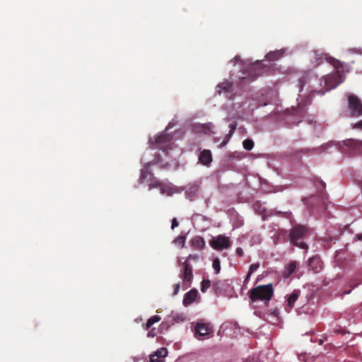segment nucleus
Wrapping results in <instances>:
<instances>
[{
	"label": "nucleus",
	"mask_w": 362,
	"mask_h": 362,
	"mask_svg": "<svg viewBox=\"0 0 362 362\" xmlns=\"http://www.w3.org/2000/svg\"><path fill=\"white\" fill-rule=\"evenodd\" d=\"M324 57L325 59H329V63L334 66L335 71L331 74L326 75L321 80V83L324 82L325 90L320 89V90L317 91V93L321 95H323L326 92L335 88L338 85L344 81V77L342 74H341V71H349L348 66L344 62H341L334 58L327 57L325 54H322V57Z\"/></svg>",
	"instance_id": "nucleus-1"
},
{
	"label": "nucleus",
	"mask_w": 362,
	"mask_h": 362,
	"mask_svg": "<svg viewBox=\"0 0 362 362\" xmlns=\"http://www.w3.org/2000/svg\"><path fill=\"white\" fill-rule=\"evenodd\" d=\"M310 230L308 227L303 225H296L291 230L289 234L290 242L292 245L304 249L306 251L308 249V245L304 242L307 238Z\"/></svg>",
	"instance_id": "nucleus-2"
},
{
	"label": "nucleus",
	"mask_w": 362,
	"mask_h": 362,
	"mask_svg": "<svg viewBox=\"0 0 362 362\" xmlns=\"http://www.w3.org/2000/svg\"><path fill=\"white\" fill-rule=\"evenodd\" d=\"M274 293L272 284L258 286L250 291V298L252 301L269 300Z\"/></svg>",
	"instance_id": "nucleus-3"
},
{
	"label": "nucleus",
	"mask_w": 362,
	"mask_h": 362,
	"mask_svg": "<svg viewBox=\"0 0 362 362\" xmlns=\"http://www.w3.org/2000/svg\"><path fill=\"white\" fill-rule=\"evenodd\" d=\"M265 73V68L262 63L257 62L250 64L243 71L245 75L241 78L243 83L250 82Z\"/></svg>",
	"instance_id": "nucleus-4"
},
{
	"label": "nucleus",
	"mask_w": 362,
	"mask_h": 362,
	"mask_svg": "<svg viewBox=\"0 0 362 362\" xmlns=\"http://www.w3.org/2000/svg\"><path fill=\"white\" fill-rule=\"evenodd\" d=\"M340 149L342 153H347L349 156L362 153V141L355 139L345 140Z\"/></svg>",
	"instance_id": "nucleus-5"
},
{
	"label": "nucleus",
	"mask_w": 362,
	"mask_h": 362,
	"mask_svg": "<svg viewBox=\"0 0 362 362\" xmlns=\"http://www.w3.org/2000/svg\"><path fill=\"white\" fill-rule=\"evenodd\" d=\"M348 105L351 116L358 117L362 115V102L356 95H349Z\"/></svg>",
	"instance_id": "nucleus-6"
},
{
	"label": "nucleus",
	"mask_w": 362,
	"mask_h": 362,
	"mask_svg": "<svg viewBox=\"0 0 362 362\" xmlns=\"http://www.w3.org/2000/svg\"><path fill=\"white\" fill-rule=\"evenodd\" d=\"M172 139V136L166 134L158 136L155 141L156 148L163 151L171 149L173 144Z\"/></svg>",
	"instance_id": "nucleus-7"
},
{
	"label": "nucleus",
	"mask_w": 362,
	"mask_h": 362,
	"mask_svg": "<svg viewBox=\"0 0 362 362\" xmlns=\"http://www.w3.org/2000/svg\"><path fill=\"white\" fill-rule=\"evenodd\" d=\"M210 245L216 250H222L228 248L230 246V242L228 237L220 235L216 238H213Z\"/></svg>",
	"instance_id": "nucleus-8"
},
{
	"label": "nucleus",
	"mask_w": 362,
	"mask_h": 362,
	"mask_svg": "<svg viewBox=\"0 0 362 362\" xmlns=\"http://www.w3.org/2000/svg\"><path fill=\"white\" fill-rule=\"evenodd\" d=\"M183 264L184 269L180 274V278L183 280V285H186L187 287H189L193 279L192 267L187 261H185Z\"/></svg>",
	"instance_id": "nucleus-9"
},
{
	"label": "nucleus",
	"mask_w": 362,
	"mask_h": 362,
	"mask_svg": "<svg viewBox=\"0 0 362 362\" xmlns=\"http://www.w3.org/2000/svg\"><path fill=\"white\" fill-rule=\"evenodd\" d=\"M168 355V350L165 348H160L150 355V362H164V358Z\"/></svg>",
	"instance_id": "nucleus-10"
},
{
	"label": "nucleus",
	"mask_w": 362,
	"mask_h": 362,
	"mask_svg": "<svg viewBox=\"0 0 362 362\" xmlns=\"http://www.w3.org/2000/svg\"><path fill=\"white\" fill-rule=\"evenodd\" d=\"M211 332V327L208 324L198 322L195 326V334L198 337L207 336Z\"/></svg>",
	"instance_id": "nucleus-11"
},
{
	"label": "nucleus",
	"mask_w": 362,
	"mask_h": 362,
	"mask_svg": "<svg viewBox=\"0 0 362 362\" xmlns=\"http://www.w3.org/2000/svg\"><path fill=\"white\" fill-rule=\"evenodd\" d=\"M322 262L318 256H314L309 259L308 267L314 273H319L322 268Z\"/></svg>",
	"instance_id": "nucleus-12"
},
{
	"label": "nucleus",
	"mask_w": 362,
	"mask_h": 362,
	"mask_svg": "<svg viewBox=\"0 0 362 362\" xmlns=\"http://www.w3.org/2000/svg\"><path fill=\"white\" fill-rule=\"evenodd\" d=\"M199 161L204 165H209L212 161L211 151L207 149L202 151L199 155Z\"/></svg>",
	"instance_id": "nucleus-13"
},
{
	"label": "nucleus",
	"mask_w": 362,
	"mask_h": 362,
	"mask_svg": "<svg viewBox=\"0 0 362 362\" xmlns=\"http://www.w3.org/2000/svg\"><path fill=\"white\" fill-rule=\"evenodd\" d=\"M233 91V83L230 81H225L219 83L216 86V92L220 95L222 92L226 94L231 93Z\"/></svg>",
	"instance_id": "nucleus-14"
},
{
	"label": "nucleus",
	"mask_w": 362,
	"mask_h": 362,
	"mask_svg": "<svg viewBox=\"0 0 362 362\" xmlns=\"http://www.w3.org/2000/svg\"><path fill=\"white\" fill-rule=\"evenodd\" d=\"M197 297V291L195 289L190 290L185 293L183 298V304L187 306L192 303Z\"/></svg>",
	"instance_id": "nucleus-15"
},
{
	"label": "nucleus",
	"mask_w": 362,
	"mask_h": 362,
	"mask_svg": "<svg viewBox=\"0 0 362 362\" xmlns=\"http://www.w3.org/2000/svg\"><path fill=\"white\" fill-rule=\"evenodd\" d=\"M191 245L196 250H201L205 246V242L202 237L195 236L191 240Z\"/></svg>",
	"instance_id": "nucleus-16"
},
{
	"label": "nucleus",
	"mask_w": 362,
	"mask_h": 362,
	"mask_svg": "<svg viewBox=\"0 0 362 362\" xmlns=\"http://www.w3.org/2000/svg\"><path fill=\"white\" fill-rule=\"evenodd\" d=\"M300 291L299 290H294L291 295L288 296L287 301H288V306L290 309L293 308L296 301L298 298L300 296Z\"/></svg>",
	"instance_id": "nucleus-17"
},
{
	"label": "nucleus",
	"mask_w": 362,
	"mask_h": 362,
	"mask_svg": "<svg viewBox=\"0 0 362 362\" xmlns=\"http://www.w3.org/2000/svg\"><path fill=\"white\" fill-rule=\"evenodd\" d=\"M297 263L296 261H291L285 269L284 277L288 278L296 269Z\"/></svg>",
	"instance_id": "nucleus-18"
},
{
	"label": "nucleus",
	"mask_w": 362,
	"mask_h": 362,
	"mask_svg": "<svg viewBox=\"0 0 362 362\" xmlns=\"http://www.w3.org/2000/svg\"><path fill=\"white\" fill-rule=\"evenodd\" d=\"M283 52L281 50H276L273 52H269L265 56L266 59L269 61H275L279 59L280 57L283 56Z\"/></svg>",
	"instance_id": "nucleus-19"
},
{
	"label": "nucleus",
	"mask_w": 362,
	"mask_h": 362,
	"mask_svg": "<svg viewBox=\"0 0 362 362\" xmlns=\"http://www.w3.org/2000/svg\"><path fill=\"white\" fill-rule=\"evenodd\" d=\"M150 163H147L144 168L141 170V175L139 177V182H144L148 176H151V173L149 171L148 166L150 165Z\"/></svg>",
	"instance_id": "nucleus-20"
},
{
	"label": "nucleus",
	"mask_w": 362,
	"mask_h": 362,
	"mask_svg": "<svg viewBox=\"0 0 362 362\" xmlns=\"http://www.w3.org/2000/svg\"><path fill=\"white\" fill-rule=\"evenodd\" d=\"M161 320L158 315H153L146 322L145 328L148 329L154 323L159 322Z\"/></svg>",
	"instance_id": "nucleus-21"
},
{
	"label": "nucleus",
	"mask_w": 362,
	"mask_h": 362,
	"mask_svg": "<svg viewBox=\"0 0 362 362\" xmlns=\"http://www.w3.org/2000/svg\"><path fill=\"white\" fill-rule=\"evenodd\" d=\"M243 146L245 150L250 151L254 147V142L251 139H246L243 141Z\"/></svg>",
	"instance_id": "nucleus-22"
},
{
	"label": "nucleus",
	"mask_w": 362,
	"mask_h": 362,
	"mask_svg": "<svg viewBox=\"0 0 362 362\" xmlns=\"http://www.w3.org/2000/svg\"><path fill=\"white\" fill-rule=\"evenodd\" d=\"M259 267V263H255V264H252L250 265V269H249V272L247 273V275L245 278V281H248L251 274L255 272L258 268Z\"/></svg>",
	"instance_id": "nucleus-23"
},
{
	"label": "nucleus",
	"mask_w": 362,
	"mask_h": 362,
	"mask_svg": "<svg viewBox=\"0 0 362 362\" xmlns=\"http://www.w3.org/2000/svg\"><path fill=\"white\" fill-rule=\"evenodd\" d=\"M186 237L185 235H179L175 240V244L183 247L185 244Z\"/></svg>",
	"instance_id": "nucleus-24"
},
{
	"label": "nucleus",
	"mask_w": 362,
	"mask_h": 362,
	"mask_svg": "<svg viewBox=\"0 0 362 362\" xmlns=\"http://www.w3.org/2000/svg\"><path fill=\"white\" fill-rule=\"evenodd\" d=\"M213 268L216 274H218L221 270V262L218 258H215L213 261Z\"/></svg>",
	"instance_id": "nucleus-25"
},
{
	"label": "nucleus",
	"mask_w": 362,
	"mask_h": 362,
	"mask_svg": "<svg viewBox=\"0 0 362 362\" xmlns=\"http://www.w3.org/2000/svg\"><path fill=\"white\" fill-rule=\"evenodd\" d=\"M211 286V281L209 279H204L202 281L201 291L202 293L206 292V291Z\"/></svg>",
	"instance_id": "nucleus-26"
},
{
	"label": "nucleus",
	"mask_w": 362,
	"mask_h": 362,
	"mask_svg": "<svg viewBox=\"0 0 362 362\" xmlns=\"http://www.w3.org/2000/svg\"><path fill=\"white\" fill-rule=\"evenodd\" d=\"M315 185L317 190L320 192H322L326 187V184L322 180H317L315 182Z\"/></svg>",
	"instance_id": "nucleus-27"
},
{
	"label": "nucleus",
	"mask_w": 362,
	"mask_h": 362,
	"mask_svg": "<svg viewBox=\"0 0 362 362\" xmlns=\"http://www.w3.org/2000/svg\"><path fill=\"white\" fill-rule=\"evenodd\" d=\"M322 54H323V53H321V54H318L317 52H315V57L317 59V60H320V62H318V64H320V62L323 60H327L328 62H329V59H327L324 57H322ZM326 56L327 57V55L326 54Z\"/></svg>",
	"instance_id": "nucleus-28"
},
{
	"label": "nucleus",
	"mask_w": 362,
	"mask_h": 362,
	"mask_svg": "<svg viewBox=\"0 0 362 362\" xmlns=\"http://www.w3.org/2000/svg\"><path fill=\"white\" fill-rule=\"evenodd\" d=\"M334 333H337V334H349V332L346 331L344 328H339V329H335L334 330Z\"/></svg>",
	"instance_id": "nucleus-29"
},
{
	"label": "nucleus",
	"mask_w": 362,
	"mask_h": 362,
	"mask_svg": "<svg viewBox=\"0 0 362 362\" xmlns=\"http://www.w3.org/2000/svg\"><path fill=\"white\" fill-rule=\"evenodd\" d=\"M229 127H230V132H229V134H228V137H230L235 132V130L236 129V124H230Z\"/></svg>",
	"instance_id": "nucleus-30"
},
{
	"label": "nucleus",
	"mask_w": 362,
	"mask_h": 362,
	"mask_svg": "<svg viewBox=\"0 0 362 362\" xmlns=\"http://www.w3.org/2000/svg\"><path fill=\"white\" fill-rule=\"evenodd\" d=\"M353 129H358L362 130V119L358 121V122L355 123L353 125Z\"/></svg>",
	"instance_id": "nucleus-31"
},
{
	"label": "nucleus",
	"mask_w": 362,
	"mask_h": 362,
	"mask_svg": "<svg viewBox=\"0 0 362 362\" xmlns=\"http://www.w3.org/2000/svg\"><path fill=\"white\" fill-rule=\"evenodd\" d=\"M180 283L175 284L174 285V291H173V296H175V295H177L178 293V292L180 291Z\"/></svg>",
	"instance_id": "nucleus-32"
},
{
	"label": "nucleus",
	"mask_w": 362,
	"mask_h": 362,
	"mask_svg": "<svg viewBox=\"0 0 362 362\" xmlns=\"http://www.w3.org/2000/svg\"><path fill=\"white\" fill-rule=\"evenodd\" d=\"M235 253L238 257H243L244 255V252L241 247H237Z\"/></svg>",
	"instance_id": "nucleus-33"
},
{
	"label": "nucleus",
	"mask_w": 362,
	"mask_h": 362,
	"mask_svg": "<svg viewBox=\"0 0 362 362\" xmlns=\"http://www.w3.org/2000/svg\"><path fill=\"white\" fill-rule=\"evenodd\" d=\"M161 186V184L158 182V181H155L153 183H151L149 185V188L151 189V188H154V187H159Z\"/></svg>",
	"instance_id": "nucleus-34"
},
{
	"label": "nucleus",
	"mask_w": 362,
	"mask_h": 362,
	"mask_svg": "<svg viewBox=\"0 0 362 362\" xmlns=\"http://www.w3.org/2000/svg\"><path fill=\"white\" fill-rule=\"evenodd\" d=\"M199 259V256L197 255H189L187 257V261L192 259L194 261H196Z\"/></svg>",
	"instance_id": "nucleus-35"
},
{
	"label": "nucleus",
	"mask_w": 362,
	"mask_h": 362,
	"mask_svg": "<svg viewBox=\"0 0 362 362\" xmlns=\"http://www.w3.org/2000/svg\"><path fill=\"white\" fill-rule=\"evenodd\" d=\"M177 226H178V222H177V219L175 218H174L172 220L171 228L173 230Z\"/></svg>",
	"instance_id": "nucleus-36"
},
{
	"label": "nucleus",
	"mask_w": 362,
	"mask_h": 362,
	"mask_svg": "<svg viewBox=\"0 0 362 362\" xmlns=\"http://www.w3.org/2000/svg\"><path fill=\"white\" fill-rule=\"evenodd\" d=\"M229 138H230V137H228V135H227V136H226V139H225V140H224V141H223L220 144V146H221V147L224 146L227 144L228 141L229 140Z\"/></svg>",
	"instance_id": "nucleus-37"
},
{
	"label": "nucleus",
	"mask_w": 362,
	"mask_h": 362,
	"mask_svg": "<svg viewBox=\"0 0 362 362\" xmlns=\"http://www.w3.org/2000/svg\"><path fill=\"white\" fill-rule=\"evenodd\" d=\"M241 59L240 58L239 56H235L233 59H232V62H233L234 63H238L239 62H240Z\"/></svg>",
	"instance_id": "nucleus-38"
},
{
	"label": "nucleus",
	"mask_w": 362,
	"mask_h": 362,
	"mask_svg": "<svg viewBox=\"0 0 362 362\" xmlns=\"http://www.w3.org/2000/svg\"><path fill=\"white\" fill-rule=\"evenodd\" d=\"M357 238L359 240H362V233L357 235Z\"/></svg>",
	"instance_id": "nucleus-39"
},
{
	"label": "nucleus",
	"mask_w": 362,
	"mask_h": 362,
	"mask_svg": "<svg viewBox=\"0 0 362 362\" xmlns=\"http://www.w3.org/2000/svg\"><path fill=\"white\" fill-rule=\"evenodd\" d=\"M244 362H255V361H251V360H246Z\"/></svg>",
	"instance_id": "nucleus-40"
},
{
	"label": "nucleus",
	"mask_w": 362,
	"mask_h": 362,
	"mask_svg": "<svg viewBox=\"0 0 362 362\" xmlns=\"http://www.w3.org/2000/svg\"><path fill=\"white\" fill-rule=\"evenodd\" d=\"M160 191H161V193H164V189L163 188H161Z\"/></svg>",
	"instance_id": "nucleus-41"
}]
</instances>
